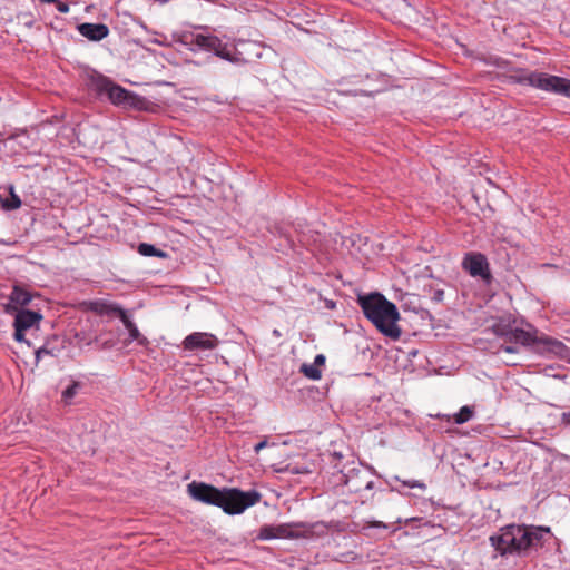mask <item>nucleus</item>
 Returning <instances> with one entry per match:
<instances>
[{"mask_svg": "<svg viewBox=\"0 0 570 570\" xmlns=\"http://www.w3.org/2000/svg\"><path fill=\"white\" fill-rule=\"evenodd\" d=\"M187 492L194 500L222 508L227 514H239L262 499L257 490L244 492L237 488L218 489L196 481L187 485Z\"/></svg>", "mask_w": 570, "mask_h": 570, "instance_id": "obj_1", "label": "nucleus"}, {"mask_svg": "<svg viewBox=\"0 0 570 570\" xmlns=\"http://www.w3.org/2000/svg\"><path fill=\"white\" fill-rule=\"evenodd\" d=\"M549 528L509 524L501 528L499 534L490 537L491 544L502 556L512 553H524L528 550L543 547L550 540Z\"/></svg>", "mask_w": 570, "mask_h": 570, "instance_id": "obj_2", "label": "nucleus"}, {"mask_svg": "<svg viewBox=\"0 0 570 570\" xmlns=\"http://www.w3.org/2000/svg\"><path fill=\"white\" fill-rule=\"evenodd\" d=\"M357 303L362 308L365 317L384 336L397 341L402 335V331L397 325L400 313L394 303L387 301L381 293H371L367 295H358Z\"/></svg>", "mask_w": 570, "mask_h": 570, "instance_id": "obj_3", "label": "nucleus"}, {"mask_svg": "<svg viewBox=\"0 0 570 570\" xmlns=\"http://www.w3.org/2000/svg\"><path fill=\"white\" fill-rule=\"evenodd\" d=\"M510 343L520 344L524 347H531L537 354H553L561 360L570 358V348L561 341L540 333L537 328L527 331L515 327L512 330Z\"/></svg>", "mask_w": 570, "mask_h": 570, "instance_id": "obj_4", "label": "nucleus"}, {"mask_svg": "<svg viewBox=\"0 0 570 570\" xmlns=\"http://www.w3.org/2000/svg\"><path fill=\"white\" fill-rule=\"evenodd\" d=\"M180 42L187 46L190 50H204L213 52L220 59L227 60L232 63L244 65L247 60L242 56V52L236 48L232 50L229 46L223 42L217 36L204 35L196 32H184L180 36Z\"/></svg>", "mask_w": 570, "mask_h": 570, "instance_id": "obj_5", "label": "nucleus"}, {"mask_svg": "<svg viewBox=\"0 0 570 570\" xmlns=\"http://www.w3.org/2000/svg\"><path fill=\"white\" fill-rule=\"evenodd\" d=\"M88 86L98 95H106L114 105L132 107L137 109L141 108L142 99L138 95L112 82L109 78L102 76L101 73H91L88 77Z\"/></svg>", "mask_w": 570, "mask_h": 570, "instance_id": "obj_6", "label": "nucleus"}, {"mask_svg": "<svg viewBox=\"0 0 570 570\" xmlns=\"http://www.w3.org/2000/svg\"><path fill=\"white\" fill-rule=\"evenodd\" d=\"M509 82L530 86L543 91L556 94L561 77L552 76L546 72L530 71L525 68L512 69L508 75Z\"/></svg>", "mask_w": 570, "mask_h": 570, "instance_id": "obj_7", "label": "nucleus"}, {"mask_svg": "<svg viewBox=\"0 0 570 570\" xmlns=\"http://www.w3.org/2000/svg\"><path fill=\"white\" fill-rule=\"evenodd\" d=\"M6 312L9 314H14L13 327L14 334L13 337L17 342H26V333L30 331H38L40 328V323L43 318L40 312L30 311L26 308H18L17 306L8 305L6 307Z\"/></svg>", "mask_w": 570, "mask_h": 570, "instance_id": "obj_8", "label": "nucleus"}, {"mask_svg": "<svg viewBox=\"0 0 570 570\" xmlns=\"http://www.w3.org/2000/svg\"><path fill=\"white\" fill-rule=\"evenodd\" d=\"M334 468L337 469L340 475V483L346 485L348 492L351 493H361L364 490H372L374 487V480L370 472L363 469H350L347 472L338 465V463L334 464Z\"/></svg>", "mask_w": 570, "mask_h": 570, "instance_id": "obj_9", "label": "nucleus"}, {"mask_svg": "<svg viewBox=\"0 0 570 570\" xmlns=\"http://www.w3.org/2000/svg\"><path fill=\"white\" fill-rule=\"evenodd\" d=\"M461 266L469 275L480 277L485 284H490L493 279L488 258L480 252L465 253Z\"/></svg>", "mask_w": 570, "mask_h": 570, "instance_id": "obj_10", "label": "nucleus"}, {"mask_svg": "<svg viewBox=\"0 0 570 570\" xmlns=\"http://www.w3.org/2000/svg\"><path fill=\"white\" fill-rule=\"evenodd\" d=\"M218 345V340L214 334L195 332L185 337L183 346L187 351L214 350Z\"/></svg>", "mask_w": 570, "mask_h": 570, "instance_id": "obj_11", "label": "nucleus"}, {"mask_svg": "<svg viewBox=\"0 0 570 570\" xmlns=\"http://www.w3.org/2000/svg\"><path fill=\"white\" fill-rule=\"evenodd\" d=\"M294 527L288 523L277 525H263L257 534L258 540L287 539L298 537L294 531Z\"/></svg>", "mask_w": 570, "mask_h": 570, "instance_id": "obj_12", "label": "nucleus"}, {"mask_svg": "<svg viewBox=\"0 0 570 570\" xmlns=\"http://www.w3.org/2000/svg\"><path fill=\"white\" fill-rule=\"evenodd\" d=\"M88 309L99 316L124 318L125 311L119 304L105 299H97L88 303Z\"/></svg>", "mask_w": 570, "mask_h": 570, "instance_id": "obj_13", "label": "nucleus"}, {"mask_svg": "<svg viewBox=\"0 0 570 570\" xmlns=\"http://www.w3.org/2000/svg\"><path fill=\"white\" fill-rule=\"evenodd\" d=\"M78 31L91 41H100L109 33L108 27L104 23H81L78 26Z\"/></svg>", "mask_w": 570, "mask_h": 570, "instance_id": "obj_14", "label": "nucleus"}, {"mask_svg": "<svg viewBox=\"0 0 570 570\" xmlns=\"http://www.w3.org/2000/svg\"><path fill=\"white\" fill-rule=\"evenodd\" d=\"M120 321L124 323L125 327L127 328V331L129 333L130 342L136 341L138 343V345L145 346V347L149 345V340L139 332L138 327L130 320L127 312L125 313V317L121 318Z\"/></svg>", "mask_w": 570, "mask_h": 570, "instance_id": "obj_15", "label": "nucleus"}, {"mask_svg": "<svg viewBox=\"0 0 570 570\" xmlns=\"http://www.w3.org/2000/svg\"><path fill=\"white\" fill-rule=\"evenodd\" d=\"M11 306L19 305L21 308L29 305L32 299V294L20 286H14L10 296Z\"/></svg>", "mask_w": 570, "mask_h": 570, "instance_id": "obj_16", "label": "nucleus"}, {"mask_svg": "<svg viewBox=\"0 0 570 570\" xmlns=\"http://www.w3.org/2000/svg\"><path fill=\"white\" fill-rule=\"evenodd\" d=\"M138 253L142 256H155V257H166V253L156 248L151 244L141 243L138 246Z\"/></svg>", "mask_w": 570, "mask_h": 570, "instance_id": "obj_17", "label": "nucleus"}, {"mask_svg": "<svg viewBox=\"0 0 570 570\" xmlns=\"http://www.w3.org/2000/svg\"><path fill=\"white\" fill-rule=\"evenodd\" d=\"M474 410L471 406H462L460 411L454 414L453 419L456 424H463L473 417Z\"/></svg>", "mask_w": 570, "mask_h": 570, "instance_id": "obj_18", "label": "nucleus"}, {"mask_svg": "<svg viewBox=\"0 0 570 570\" xmlns=\"http://www.w3.org/2000/svg\"><path fill=\"white\" fill-rule=\"evenodd\" d=\"M301 372L311 380H320L322 377V372L314 364H302Z\"/></svg>", "mask_w": 570, "mask_h": 570, "instance_id": "obj_19", "label": "nucleus"}, {"mask_svg": "<svg viewBox=\"0 0 570 570\" xmlns=\"http://www.w3.org/2000/svg\"><path fill=\"white\" fill-rule=\"evenodd\" d=\"M512 330V327L503 324H494L491 326V331L493 332V334H495L499 337H503L509 343Z\"/></svg>", "mask_w": 570, "mask_h": 570, "instance_id": "obj_20", "label": "nucleus"}, {"mask_svg": "<svg viewBox=\"0 0 570 570\" xmlns=\"http://www.w3.org/2000/svg\"><path fill=\"white\" fill-rule=\"evenodd\" d=\"M81 384L77 381H73L63 392H62V400L66 403H69L73 396L77 394L78 390L80 389Z\"/></svg>", "mask_w": 570, "mask_h": 570, "instance_id": "obj_21", "label": "nucleus"}, {"mask_svg": "<svg viewBox=\"0 0 570 570\" xmlns=\"http://www.w3.org/2000/svg\"><path fill=\"white\" fill-rule=\"evenodd\" d=\"M0 202H1V206L7 210L17 209L21 206L20 198L14 194H12L11 199H2L1 198Z\"/></svg>", "mask_w": 570, "mask_h": 570, "instance_id": "obj_22", "label": "nucleus"}, {"mask_svg": "<svg viewBox=\"0 0 570 570\" xmlns=\"http://www.w3.org/2000/svg\"><path fill=\"white\" fill-rule=\"evenodd\" d=\"M556 94L570 98V79L561 77V82L558 85V90Z\"/></svg>", "mask_w": 570, "mask_h": 570, "instance_id": "obj_23", "label": "nucleus"}, {"mask_svg": "<svg viewBox=\"0 0 570 570\" xmlns=\"http://www.w3.org/2000/svg\"><path fill=\"white\" fill-rule=\"evenodd\" d=\"M394 479L407 488H419L422 490H425L426 488L425 483L417 480H401L399 476H395Z\"/></svg>", "mask_w": 570, "mask_h": 570, "instance_id": "obj_24", "label": "nucleus"}, {"mask_svg": "<svg viewBox=\"0 0 570 570\" xmlns=\"http://www.w3.org/2000/svg\"><path fill=\"white\" fill-rule=\"evenodd\" d=\"M56 8L61 13H67L69 11V4L66 2H62L60 0L55 1Z\"/></svg>", "mask_w": 570, "mask_h": 570, "instance_id": "obj_25", "label": "nucleus"}, {"mask_svg": "<svg viewBox=\"0 0 570 570\" xmlns=\"http://www.w3.org/2000/svg\"><path fill=\"white\" fill-rule=\"evenodd\" d=\"M42 355H51V351H49L46 346H41L36 351V361L38 362Z\"/></svg>", "mask_w": 570, "mask_h": 570, "instance_id": "obj_26", "label": "nucleus"}, {"mask_svg": "<svg viewBox=\"0 0 570 570\" xmlns=\"http://www.w3.org/2000/svg\"><path fill=\"white\" fill-rule=\"evenodd\" d=\"M444 297V291L443 289H434L432 294V299L436 303H440L443 301Z\"/></svg>", "mask_w": 570, "mask_h": 570, "instance_id": "obj_27", "label": "nucleus"}, {"mask_svg": "<svg viewBox=\"0 0 570 570\" xmlns=\"http://www.w3.org/2000/svg\"><path fill=\"white\" fill-rule=\"evenodd\" d=\"M501 350L504 351L505 353H511V354L519 352L518 347L514 345H502Z\"/></svg>", "mask_w": 570, "mask_h": 570, "instance_id": "obj_28", "label": "nucleus"}, {"mask_svg": "<svg viewBox=\"0 0 570 570\" xmlns=\"http://www.w3.org/2000/svg\"><path fill=\"white\" fill-rule=\"evenodd\" d=\"M325 363V356L323 354H317L314 358V365L320 368L321 365H324Z\"/></svg>", "mask_w": 570, "mask_h": 570, "instance_id": "obj_29", "label": "nucleus"}, {"mask_svg": "<svg viewBox=\"0 0 570 570\" xmlns=\"http://www.w3.org/2000/svg\"><path fill=\"white\" fill-rule=\"evenodd\" d=\"M368 527H371V528H380V529H387L389 528V525L385 524L382 521H371V522H368Z\"/></svg>", "mask_w": 570, "mask_h": 570, "instance_id": "obj_30", "label": "nucleus"}, {"mask_svg": "<svg viewBox=\"0 0 570 570\" xmlns=\"http://www.w3.org/2000/svg\"><path fill=\"white\" fill-rule=\"evenodd\" d=\"M561 423L564 425H570V412L562 413Z\"/></svg>", "mask_w": 570, "mask_h": 570, "instance_id": "obj_31", "label": "nucleus"}, {"mask_svg": "<svg viewBox=\"0 0 570 570\" xmlns=\"http://www.w3.org/2000/svg\"><path fill=\"white\" fill-rule=\"evenodd\" d=\"M267 445V441L266 440H263L261 442H258L255 446H254V451L256 453H258L261 450H263L264 448H266Z\"/></svg>", "mask_w": 570, "mask_h": 570, "instance_id": "obj_32", "label": "nucleus"}, {"mask_svg": "<svg viewBox=\"0 0 570 570\" xmlns=\"http://www.w3.org/2000/svg\"><path fill=\"white\" fill-rule=\"evenodd\" d=\"M396 523L397 525L393 529V532L397 531L401 528L402 519H397Z\"/></svg>", "mask_w": 570, "mask_h": 570, "instance_id": "obj_33", "label": "nucleus"}, {"mask_svg": "<svg viewBox=\"0 0 570 570\" xmlns=\"http://www.w3.org/2000/svg\"><path fill=\"white\" fill-rule=\"evenodd\" d=\"M333 459H335V460H341V459H342V454H341V453L335 452V453H333Z\"/></svg>", "mask_w": 570, "mask_h": 570, "instance_id": "obj_34", "label": "nucleus"}, {"mask_svg": "<svg viewBox=\"0 0 570 570\" xmlns=\"http://www.w3.org/2000/svg\"><path fill=\"white\" fill-rule=\"evenodd\" d=\"M40 2H43V3H55L56 0H39Z\"/></svg>", "mask_w": 570, "mask_h": 570, "instance_id": "obj_35", "label": "nucleus"}, {"mask_svg": "<svg viewBox=\"0 0 570 570\" xmlns=\"http://www.w3.org/2000/svg\"><path fill=\"white\" fill-rule=\"evenodd\" d=\"M412 520H413V519H407V520H405V522H404V523H405V524H407V523H409L410 521H412Z\"/></svg>", "mask_w": 570, "mask_h": 570, "instance_id": "obj_36", "label": "nucleus"}]
</instances>
